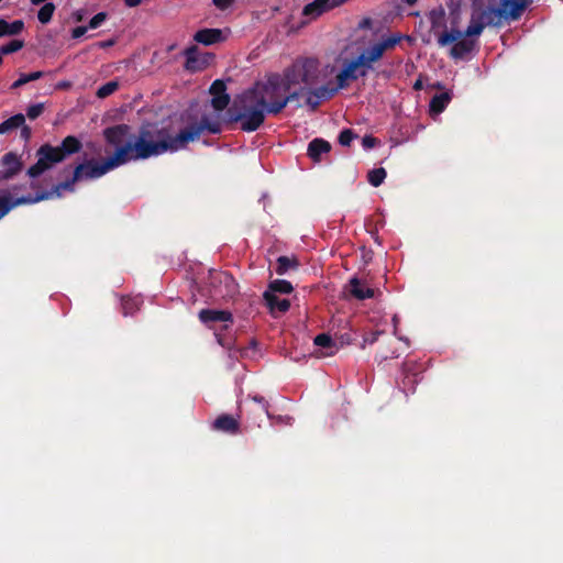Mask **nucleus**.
Returning <instances> with one entry per match:
<instances>
[{
    "label": "nucleus",
    "instance_id": "obj_4",
    "mask_svg": "<svg viewBox=\"0 0 563 563\" xmlns=\"http://www.w3.org/2000/svg\"><path fill=\"white\" fill-rule=\"evenodd\" d=\"M129 132L130 125L124 123L106 128L103 130V137L108 145L115 148L114 153L100 162L92 158L78 164L74 169L75 179L80 181L97 179L110 170L131 162V157L128 156V148H124L122 145Z\"/></svg>",
    "mask_w": 563,
    "mask_h": 563
},
{
    "label": "nucleus",
    "instance_id": "obj_20",
    "mask_svg": "<svg viewBox=\"0 0 563 563\" xmlns=\"http://www.w3.org/2000/svg\"><path fill=\"white\" fill-rule=\"evenodd\" d=\"M56 147L59 154L63 155L64 161L67 156L78 153L81 150L82 144L76 136L68 135L62 141L60 145Z\"/></svg>",
    "mask_w": 563,
    "mask_h": 563
},
{
    "label": "nucleus",
    "instance_id": "obj_41",
    "mask_svg": "<svg viewBox=\"0 0 563 563\" xmlns=\"http://www.w3.org/2000/svg\"><path fill=\"white\" fill-rule=\"evenodd\" d=\"M384 332L383 331H374L369 334H367L365 338H364V343L365 344H374L375 342L378 341V338L380 334H383Z\"/></svg>",
    "mask_w": 563,
    "mask_h": 563
},
{
    "label": "nucleus",
    "instance_id": "obj_22",
    "mask_svg": "<svg viewBox=\"0 0 563 563\" xmlns=\"http://www.w3.org/2000/svg\"><path fill=\"white\" fill-rule=\"evenodd\" d=\"M186 57L185 67L188 70L196 71L202 68L205 63H200L198 59V47L191 45L184 51Z\"/></svg>",
    "mask_w": 563,
    "mask_h": 563
},
{
    "label": "nucleus",
    "instance_id": "obj_36",
    "mask_svg": "<svg viewBox=\"0 0 563 563\" xmlns=\"http://www.w3.org/2000/svg\"><path fill=\"white\" fill-rule=\"evenodd\" d=\"M44 111V103H35L27 108L26 115L30 120L37 119Z\"/></svg>",
    "mask_w": 563,
    "mask_h": 563
},
{
    "label": "nucleus",
    "instance_id": "obj_15",
    "mask_svg": "<svg viewBox=\"0 0 563 563\" xmlns=\"http://www.w3.org/2000/svg\"><path fill=\"white\" fill-rule=\"evenodd\" d=\"M198 317L205 324L214 322H233V316L228 310L201 309Z\"/></svg>",
    "mask_w": 563,
    "mask_h": 563
},
{
    "label": "nucleus",
    "instance_id": "obj_37",
    "mask_svg": "<svg viewBox=\"0 0 563 563\" xmlns=\"http://www.w3.org/2000/svg\"><path fill=\"white\" fill-rule=\"evenodd\" d=\"M108 18V13L107 12H99L97 13L96 15H93L89 23H88V27L89 29H97Z\"/></svg>",
    "mask_w": 563,
    "mask_h": 563
},
{
    "label": "nucleus",
    "instance_id": "obj_7",
    "mask_svg": "<svg viewBox=\"0 0 563 563\" xmlns=\"http://www.w3.org/2000/svg\"><path fill=\"white\" fill-rule=\"evenodd\" d=\"M404 38L409 40V36H404L400 33H394L387 37H382L378 42L365 48L363 54L365 55L371 68L373 69V65L378 62L386 52L394 49Z\"/></svg>",
    "mask_w": 563,
    "mask_h": 563
},
{
    "label": "nucleus",
    "instance_id": "obj_47",
    "mask_svg": "<svg viewBox=\"0 0 563 563\" xmlns=\"http://www.w3.org/2000/svg\"><path fill=\"white\" fill-rule=\"evenodd\" d=\"M380 356H382V358L387 360V358H394V357H397L398 355H396L394 352H393L390 355H389V354H387V353L382 352V353H380Z\"/></svg>",
    "mask_w": 563,
    "mask_h": 563
},
{
    "label": "nucleus",
    "instance_id": "obj_23",
    "mask_svg": "<svg viewBox=\"0 0 563 563\" xmlns=\"http://www.w3.org/2000/svg\"><path fill=\"white\" fill-rule=\"evenodd\" d=\"M314 345L325 350L323 356H331L338 351V346L332 338L327 333L318 334L313 340Z\"/></svg>",
    "mask_w": 563,
    "mask_h": 563
},
{
    "label": "nucleus",
    "instance_id": "obj_33",
    "mask_svg": "<svg viewBox=\"0 0 563 563\" xmlns=\"http://www.w3.org/2000/svg\"><path fill=\"white\" fill-rule=\"evenodd\" d=\"M119 88V82L117 80H110L106 82L104 85L100 86L97 91L96 96L100 99H104L115 92Z\"/></svg>",
    "mask_w": 563,
    "mask_h": 563
},
{
    "label": "nucleus",
    "instance_id": "obj_8",
    "mask_svg": "<svg viewBox=\"0 0 563 563\" xmlns=\"http://www.w3.org/2000/svg\"><path fill=\"white\" fill-rule=\"evenodd\" d=\"M336 86L322 85L317 88L308 87L306 104L309 106L311 111H316L323 100H329L338 93Z\"/></svg>",
    "mask_w": 563,
    "mask_h": 563
},
{
    "label": "nucleus",
    "instance_id": "obj_3",
    "mask_svg": "<svg viewBox=\"0 0 563 563\" xmlns=\"http://www.w3.org/2000/svg\"><path fill=\"white\" fill-rule=\"evenodd\" d=\"M205 131L218 134L221 132V123L218 120H210L209 117L203 115L198 123L186 126L175 136L166 128H159L155 123H147L140 128L136 136L130 131L122 145L124 148H128V156L131 157V162L147 159L167 151H178L189 142L199 139Z\"/></svg>",
    "mask_w": 563,
    "mask_h": 563
},
{
    "label": "nucleus",
    "instance_id": "obj_39",
    "mask_svg": "<svg viewBox=\"0 0 563 563\" xmlns=\"http://www.w3.org/2000/svg\"><path fill=\"white\" fill-rule=\"evenodd\" d=\"M252 400L256 404L260 405L261 407V410L267 416L269 417V405H268V401L263 397V396H260V395H254L252 396Z\"/></svg>",
    "mask_w": 563,
    "mask_h": 563
},
{
    "label": "nucleus",
    "instance_id": "obj_27",
    "mask_svg": "<svg viewBox=\"0 0 563 563\" xmlns=\"http://www.w3.org/2000/svg\"><path fill=\"white\" fill-rule=\"evenodd\" d=\"M142 300L139 297H123L121 309L123 316H133L141 307Z\"/></svg>",
    "mask_w": 563,
    "mask_h": 563
},
{
    "label": "nucleus",
    "instance_id": "obj_14",
    "mask_svg": "<svg viewBox=\"0 0 563 563\" xmlns=\"http://www.w3.org/2000/svg\"><path fill=\"white\" fill-rule=\"evenodd\" d=\"M212 428L219 432L238 434L240 432V421L231 415L222 413L213 421Z\"/></svg>",
    "mask_w": 563,
    "mask_h": 563
},
{
    "label": "nucleus",
    "instance_id": "obj_9",
    "mask_svg": "<svg viewBox=\"0 0 563 563\" xmlns=\"http://www.w3.org/2000/svg\"><path fill=\"white\" fill-rule=\"evenodd\" d=\"M23 164L21 157L13 153L8 152L0 158V181L12 179L22 170Z\"/></svg>",
    "mask_w": 563,
    "mask_h": 563
},
{
    "label": "nucleus",
    "instance_id": "obj_35",
    "mask_svg": "<svg viewBox=\"0 0 563 563\" xmlns=\"http://www.w3.org/2000/svg\"><path fill=\"white\" fill-rule=\"evenodd\" d=\"M356 134L351 129H344L339 134V143L342 146H350Z\"/></svg>",
    "mask_w": 563,
    "mask_h": 563
},
{
    "label": "nucleus",
    "instance_id": "obj_6",
    "mask_svg": "<svg viewBox=\"0 0 563 563\" xmlns=\"http://www.w3.org/2000/svg\"><path fill=\"white\" fill-rule=\"evenodd\" d=\"M37 162L27 169L31 178H36L48 170L54 164L63 162V155L57 147L49 144H43L36 151Z\"/></svg>",
    "mask_w": 563,
    "mask_h": 563
},
{
    "label": "nucleus",
    "instance_id": "obj_31",
    "mask_svg": "<svg viewBox=\"0 0 563 563\" xmlns=\"http://www.w3.org/2000/svg\"><path fill=\"white\" fill-rule=\"evenodd\" d=\"M386 176H387V173H386L385 168H383V167L374 168L368 172L367 180L372 186L378 187L384 183Z\"/></svg>",
    "mask_w": 563,
    "mask_h": 563
},
{
    "label": "nucleus",
    "instance_id": "obj_25",
    "mask_svg": "<svg viewBox=\"0 0 563 563\" xmlns=\"http://www.w3.org/2000/svg\"><path fill=\"white\" fill-rule=\"evenodd\" d=\"M299 266V262L296 257L279 256L276 261V273L278 275H285L289 269H296Z\"/></svg>",
    "mask_w": 563,
    "mask_h": 563
},
{
    "label": "nucleus",
    "instance_id": "obj_40",
    "mask_svg": "<svg viewBox=\"0 0 563 563\" xmlns=\"http://www.w3.org/2000/svg\"><path fill=\"white\" fill-rule=\"evenodd\" d=\"M218 277H219V280L221 283H224L225 285L231 286L233 288L229 292H233L235 290L236 285H235L234 279L232 278V276L230 274H228V273H220L218 275Z\"/></svg>",
    "mask_w": 563,
    "mask_h": 563
},
{
    "label": "nucleus",
    "instance_id": "obj_13",
    "mask_svg": "<svg viewBox=\"0 0 563 563\" xmlns=\"http://www.w3.org/2000/svg\"><path fill=\"white\" fill-rule=\"evenodd\" d=\"M31 195L14 198L10 191L0 190V220L18 206L31 205Z\"/></svg>",
    "mask_w": 563,
    "mask_h": 563
},
{
    "label": "nucleus",
    "instance_id": "obj_52",
    "mask_svg": "<svg viewBox=\"0 0 563 563\" xmlns=\"http://www.w3.org/2000/svg\"><path fill=\"white\" fill-rule=\"evenodd\" d=\"M404 3L408 4V5H413L416 4L417 0H401Z\"/></svg>",
    "mask_w": 563,
    "mask_h": 563
},
{
    "label": "nucleus",
    "instance_id": "obj_21",
    "mask_svg": "<svg viewBox=\"0 0 563 563\" xmlns=\"http://www.w3.org/2000/svg\"><path fill=\"white\" fill-rule=\"evenodd\" d=\"M23 29L24 22L22 20L8 22L4 19H0V37L18 35L23 31Z\"/></svg>",
    "mask_w": 563,
    "mask_h": 563
},
{
    "label": "nucleus",
    "instance_id": "obj_2",
    "mask_svg": "<svg viewBox=\"0 0 563 563\" xmlns=\"http://www.w3.org/2000/svg\"><path fill=\"white\" fill-rule=\"evenodd\" d=\"M531 2L532 0H488L485 8H476L474 4L470 24L464 31L457 26L460 10L455 8L451 10V15H454L451 31L438 35V45H452L450 56L453 59H463L477 48V37L486 26L500 27L505 23L519 20Z\"/></svg>",
    "mask_w": 563,
    "mask_h": 563
},
{
    "label": "nucleus",
    "instance_id": "obj_45",
    "mask_svg": "<svg viewBox=\"0 0 563 563\" xmlns=\"http://www.w3.org/2000/svg\"><path fill=\"white\" fill-rule=\"evenodd\" d=\"M21 136L27 141L31 137V128L25 124L21 125Z\"/></svg>",
    "mask_w": 563,
    "mask_h": 563
},
{
    "label": "nucleus",
    "instance_id": "obj_19",
    "mask_svg": "<svg viewBox=\"0 0 563 563\" xmlns=\"http://www.w3.org/2000/svg\"><path fill=\"white\" fill-rule=\"evenodd\" d=\"M263 298L271 313L273 314L276 311L285 313L290 308V301L288 299H280L277 297V295L272 294V291H265L263 294Z\"/></svg>",
    "mask_w": 563,
    "mask_h": 563
},
{
    "label": "nucleus",
    "instance_id": "obj_10",
    "mask_svg": "<svg viewBox=\"0 0 563 563\" xmlns=\"http://www.w3.org/2000/svg\"><path fill=\"white\" fill-rule=\"evenodd\" d=\"M209 92L212 95L211 107L216 111H223L228 108L231 98L230 95L227 93V86L223 80H214L209 88Z\"/></svg>",
    "mask_w": 563,
    "mask_h": 563
},
{
    "label": "nucleus",
    "instance_id": "obj_29",
    "mask_svg": "<svg viewBox=\"0 0 563 563\" xmlns=\"http://www.w3.org/2000/svg\"><path fill=\"white\" fill-rule=\"evenodd\" d=\"M294 290L290 282L285 279H275L272 280L268 285V289L266 291H272V294H290Z\"/></svg>",
    "mask_w": 563,
    "mask_h": 563
},
{
    "label": "nucleus",
    "instance_id": "obj_34",
    "mask_svg": "<svg viewBox=\"0 0 563 563\" xmlns=\"http://www.w3.org/2000/svg\"><path fill=\"white\" fill-rule=\"evenodd\" d=\"M352 62L355 64L360 71L365 73V77L368 75V71L372 70L363 52L357 57L353 58Z\"/></svg>",
    "mask_w": 563,
    "mask_h": 563
},
{
    "label": "nucleus",
    "instance_id": "obj_53",
    "mask_svg": "<svg viewBox=\"0 0 563 563\" xmlns=\"http://www.w3.org/2000/svg\"><path fill=\"white\" fill-rule=\"evenodd\" d=\"M75 16H76V20H77V21H81V20H82V14H81V12H80V11H77V12L75 13Z\"/></svg>",
    "mask_w": 563,
    "mask_h": 563
},
{
    "label": "nucleus",
    "instance_id": "obj_30",
    "mask_svg": "<svg viewBox=\"0 0 563 563\" xmlns=\"http://www.w3.org/2000/svg\"><path fill=\"white\" fill-rule=\"evenodd\" d=\"M43 75H44L43 71H33V73H30V74H21L19 79H16L11 85V89H18V88L24 86L25 84H27L30 81L37 80V79L42 78Z\"/></svg>",
    "mask_w": 563,
    "mask_h": 563
},
{
    "label": "nucleus",
    "instance_id": "obj_11",
    "mask_svg": "<svg viewBox=\"0 0 563 563\" xmlns=\"http://www.w3.org/2000/svg\"><path fill=\"white\" fill-rule=\"evenodd\" d=\"M77 181H80L79 179H75V172L73 173V177L70 179H67L65 181L58 183L57 185L53 186L51 190H44L41 192H37L35 196L31 195V199L33 203L47 200L54 197H62V191H74L75 190V184Z\"/></svg>",
    "mask_w": 563,
    "mask_h": 563
},
{
    "label": "nucleus",
    "instance_id": "obj_49",
    "mask_svg": "<svg viewBox=\"0 0 563 563\" xmlns=\"http://www.w3.org/2000/svg\"><path fill=\"white\" fill-rule=\"evenodd\" d=\"M113 43H114V42H113L112 40H110V41H107V42L101 43V44H100V46H101V47H107V46H111V45H113Z\"/></svg>",
    "mask_w": 563,
    "mask_h": 563
},
{
    "label": "nucleus",
    "instance_id": "obj_28",
    "mask_svg": "<svg viewBox=\"0 0 563 563\" xmlns=\"http://www.w3.org/2000/svg\"><path fill=\"white\" fill-rule=\"evenodd\" d=\"M445 11L443 8L434 9L429 13V20L431 23V30L435 32L439 27H444L445 31H449L446 29L445 22H444Z\"/></svg>",
    "mask_w": 563,
    "mask_h": 563
},
{
    "label": "nucleus",
    "instance_id": "obj_38",
    "mask_svg": "<svg viewBox=\"0 0 563 563\" xmlns=\"http://www.w3.org/2000/svg\"><path fill=\"white\" fill-rule=\"evenodd\" d=\"M9 54H13L24 47V41L22 40H12L8 44H4Z\"/></svg>",
    "mask_w": 563,
    "mask_h": 563
},
{
    "label": "nucleus",
    "instance_id": "obj_50",
    "mask_svg": "<svg viewBox=\"0 0 563 563\" xmlns=\"http://www.w3.org/2000/svg\"><path fill=\"white\" fill-rule=\"evenodd\" d=\"M0 55H9L7 47L4 45L0 46Z\"/></svg>",
    "mask_w": 563,
    "mask_h": 563
},
{
    "label": "nucleus",
    "instance_id": "obj_17",
    "mask_svg": "<svg viewBox=\"0 0 563 563\" xmlns=\"http://www.w3.org/2000/svg\"><path fill=\"white\" fill-rule=\"evenodd\" d=\"M349 294L357 300H365L374 297V289L367 287L357 277L350 279L347 285Z\"/></svg>",
    "mask_w": 563,
    "mask_h": 563
},
{
    "label": "nucleus",
    "instance_id": "obj_24",
    "mask_svg": "<svg viewBox=\"0 0 563 563\" xmlns=\"http://www.w3.org/2000/svg\"><path fill=\"white\" fill-rule=\"evenodd\" d=\"M450 100L451 96L449 92H442L433 96L430 101V112L435 114L443 112Z\"/></svg>",
    "mask_w": 563,
    "mask_h": 563
},
{
    "label": "nucleus",
    "instance_id": "obj_18",
    "mask_svg": "<svg viewBox=\"0 0 563 563\" xmlns=\"http://www.w3.org/2000/svg\"><path fill=\"white\" fill-rule=\"evenodd\" d=\"M194 40L202 45H212L224 40L220 29H201L194 35Z\"/></svg>",
    "mask_w": 563,
    "mask_h": 563
},
{
    "label": "nucleus",
    "instance_id": "obj_16",
    "mask_svg": "<svg viewBox=\"0 0 563 563\" xmlns=\"http://www.w3.org/2000/svg\"><path fill=\"white\" fill-rule=\"evenodd\" d=\"M331 151V144L321 137H316L309 142L307 148V155L314 162L319 163L322 159L323 154H328Z\"/></svg>",
    "mask_w": 563,
    "mask_h": 563
},
{
    "label": "nucleus",
    "instance_id": "obj_26",
    "mask_svg": "<svg viewBox=\"0 0 563 563\" xmlns=\"http://www.w3.org/2000/svg\"><path fill=\"white\" fill-rule=\"evenodd\" d=\"M25 123V117L22 113L14 114L0 123V134H5Z\"/></svg>",
    "mask_w": 563,
    "mask_h": 563
},
{
    "label": "nucleus",
    "instance_id": "obj_48",
    "mask_svg": "<svg viewBox=\"0 0 563 563\" xmlns=\"http://www.w3.org/2000/svg\"><path fill=\"white\" fill-rule=\"evenodd\" d=\"M413 89L415 90H420L422 89V81L421 79H417L416 82L413 84Z\"/></svg>",
    "mask_w": 563,
    "mask_h": 563
},
{
    "label": "nucleus",
    "instance_id": "obj_43",
    "mask_svg": "<svg viewBox=\"0 0 563 563\" xmlns=\"http://www.w3.org/2000/svg\"><path fill=\"white\" fill-rule=\"evenodd\" d=\"M376 137L374 136H371V135H365L362 140V145L365 147V148H372L376 145Z\"/></svg>",
    "mask_w": 563,
    "mask_h": 563
},
{
    "label": "nucleus",
    "instance_id": "obj_12",
    "mask_svg": "<svg viewBox=\"0 0 563 563\" xmlns=\"http://www.w3.org/2000/svg\"><path fill=\"white\" fill-rule=\"evenodd\" d=\"M360 77H365V73L360 71L352 59L345 60L342 69L335 77V86L339 90L345 89L349 86V81L357 80Z\"/></svg>",
    "mask_w": 563,
    "mask_h": 563
},
{
    "label": "nucleus",
    "instance_id": "obj_1",
    "mask_svg": "<svg viewBox=\"0 0 563 563\" xmlns=\"http://www.w3.org/2000/svg\"><path fill=\"white\" fill-rule=\"evenodd\" d=\"M279 74H273L265 81H256L251 88L238 95L227 110L228 122L240 123L244 132H255L265 122L266 114H279L288 103L307 96V88H286Z\"/></svg>",
    "mask_w": 563,
    "mask_h": 563
},
{
    "label": "nucleus",
    "instance_id": "obj_46",
    "mask_svg": "<svg viewBox=\"0 0 563 563\" xmlns=\"http://www.w3.org/2000/svg\"><path fill=\"white\" fill-rule=\"evenodd\" d=\"M124 4L129 8H135L142 3L143 0H123Z\"/></svg>",
    "mask_w": 563,
    "mask_h": 563
},
{
    "label": "nucleus",
    "instance_id": "obj_32",
    "mask_svg": "<svg viewBox=\"0 0 563 563\" xmlns=\"http://www.w3.org/2000/svg\"><path fill=\"white\" fill-rule=\"evenodd\" d=\"M55 4L53 2H46L37 12V19L42 24H47L54 14Z\"/></svg>",
    "mask_w": 563,
    "mask_h": 563
},
{
    "label": "nucleus",
    "instance_id": "obj_5",
    "mask_svg": "<svg viewBox=\"0 0 563 563\" xmlns=\"http://www.w3.org/2000/svg\"><path fill=\"white\" fill-rule=\"evenodd\" d=\"M286 88L313 87L320 77V62L316 57H299L280 75Z\"/></svg>",
    "mask_w": 563,
    "mask_h": 563
},
{
    "label": "nucleus",
    "instance_id": "obj_42",
    "mask_svg": "<svg viewBox=\"0 0 563 563\" xmlns=\"http://www.w3.org/2000/svg\"><path fill=\"white\" fill-rule=\"evenodd\" d=\"M235 0H212V3L220 10H227Z\"/></svg>",
    "mask_w": 563,
    "mask_h": 563
},
{
    "label": "nucleus",
    "instance_id": "obj_44",
    "mask_svg": "<svg viewBox=\"0 0 563 563\" xmlns=\"http://www.w3.org/2000/svg\"><path fill=\"white\" fill-rule=\"evenodd\" d=\"M88 26H77L71 31L73 38H79L87 32Z\"/></svg>",
    "mask_w": 563,
    "mask_h": 563
},
{
    "label": "nucleus",
    "instance_id": "obj_51",
    "mask_svg": "<svg viewBox=\"0 0 563 563\" xmlns=\"http://www.w3.org/2000/svg\"><path fill=\"white\" fill-rule=\"evenodd\" d=\"M32 4L38 5L41 3H44L46 0H30Z\"/></svg>",
    "mask_w": 563,
    "mask_h": 563
}]
</instances>
